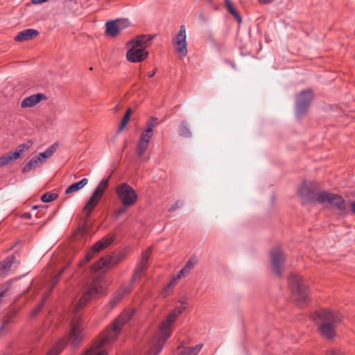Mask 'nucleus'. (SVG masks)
<instances>
[{
	"label": "nucleus",
	"instance_id": "1",
	"mask_svg": "<svg viewBox=\"0 0 355 355\" xmlns=\"http://www.w3.org/2000/svg\"><path fill=\"white\" fill-rule=\"evenodd\" d=\"M103 288L102 279L100 277H95L87 286L80 300L75 305L73 311V316L71 321L70 332L68 335V342L73 347H77L82 341L84 334L83 331V322L79 314L80 309L84 307L91 299L97 297L102 293Z\"/></svg>",
	"mask_w": 355,
	"mask_h": 355
},
{
	"label": "nucleus",
	"instance_id": "2",
	"mask_svg": "<svg viewBox=\"0 0 355 355\" xmlns=\"http://www.w3.org/2000/svg\"><path fill=\"white\" fill-rule=\"evenodd\" d=\"M134 313L133 310L122 312L113 322L112 327L107 328L103 332L96 347L88 350L85 355H107L105 351L101 349L102 347L110 344L117 339L123 327L130 321Z\"/></svg>",
	"mask_w": 355,
	"mask_h": 355
},
{
	"label": "nucleus",
	"instance_id": "3",
	"mask_svg": "<svg viewBox=\"0 0 355 355\" xmlns=\"http://www.w3.org/2000/svg\"><path fill=\"white\" fill-rule=\"evenodd\" d=\"M315 315L321 322L319 327L320 334L328 338H333L336 334V327L342 322V315L338 311L324 309L316 312Z\"/></svg>",
	"mask_w": 355,
	"mask_h": 355
},
{
	"label": "nucleus",
	"instance_id": "4",
	"mask_svg": "<svg viewBox=\"0 0 355 355\" xmlns=\"http://www.w3.org/2000/svg\"><path fill=\"white\" fill-rule=\"evenodd\" d=\"M175 320L176 318L170 313L166 320L162 322L159 331L152 341L148 355H158L161 352L164 343L171 334L172 324Z\"/></svg>",
	"mask_w": 355,
	"mask_h": 355
},
{
	"label": "nucleus",
	"instance_id": "5",
	"mask_svg": "<svg viewBox=\"0 0 355 355\" xmlns=\"http://www.w3.org/2000/svg\"><path fill=\"white\" fill-rule=\"evenodd\" d=\"M160 122L158 118L151 116L147 121L144 132L141 134L137 144L136 146L137 155L141 161H147L149 157H144V155L147 150L150 139L153 136V130Z\"/></svg>",
	"mask_w": 355,
	"mask_h": 355
},
{
	"label": "nucleus",
	"instance_id": "6",
	"mask_svg": "<svg viewBox=\"0 0 355 355\" xmlns=\"http://www.w3.org/2000/svg\"><path fill=\"white\" fill-rule=\"evenodd\" d=\"M288 283L292 290L295 300L300 306H303L309 300V291L303 277L298 274H291Z\"/></svg>",
	"mask_w": 355,
	"mask_h": 355
},
{
	"label": "nucleus",
	"instance_id": "7",
	"mask_svg": "<svg viewBox=\"0 0 355 355\" xmlns=\"http://www.w3.org/2000/svg\"><path fill=\"white\" fill-rule=\"evenodd\" d=\"M314 98L311 89L302 91L297 96L295 105V114L298 118L302 117L308 110Z\"/></svg>",
	"mask_w": 355,
	"mask_h": 355
},
{
	"label": "nucleus",
	"instance_id": "8",
	"mask_svg": "<svg viewBox=\"0 0 355 355\" xmlns=\"http://www.w3.org/2000/svg\"><path fill=\"white\" fill-rule=\"evenodd\" d=\"M317 202L320 204L329 203L341 212H345L347 209L346 202L340 196L327 191H322L318 193Z\"/></svg>",
	"mask_w": 355,
	"mask_h": 355
},
{
	"label": "nucleus",
	"instance_id": "9",
	"mask_svg": "<svg viewBox=\"0 0 355 355\" xmlns=\"http://www.w3.org/2000/svg\"><path fill=\"white\" fill-rule=\"evenodd\" d=\"M117 196L125 207L134 205L137 201V194L132 187L123 183L117 187L116 190Z\"/></svg>",
	"mask_w": 355,
	"mask_h": 355
},
{
	"label": "nucleus",
	"instance_id": "10",
	"mask_svg": "<svg viewBox=\"0 0 355 355\" xmlns=\"http://www.w3.org/2000/svg\"><path fill=\"white\" fill-rule=\"evenodd\" d=\"M173 45L180 58H184L187 55V32L184 25L180 27L179 33L173 39Z\"/></svg>",
	"mask_w": 355,
	"mask_h": 355
},
{
	"label": "nucleus",
	"instance_id": "11",
	"mask_svg": "<svg viewBox=\"0 0 355 355\" xmlns=\"http://www.w3.org/2000/svg\"><path fill=\"white\" fill-rule=\"evenodd\" d=\"M33 145L31 141L20 144L15 151H10L0 157V167L5 166L11 162L18 159L21 155Z\"/></svg>",
	"mask_w": 355,
	"mask_h": 355
},
{
	"label": "nucleus",
	"instance_id": "12",
	"mask_svg": "<svg viewBox=\"0 0 355 355\" xmlns=\"http://www.w3.org/2000/svg\"><path fill=\"white\" fill-rule=\"evenodd\" d=\"M286 257L279 248H273L270 252V261L273 271L277 276H281L284 268Z\"/></svg>",
	"mask_w": 355,
	"mask_h": 355
},
{
	"label": "nucleus",
	"instance_id": "13",
	"mask_svg": "<svg viewBox=\"0 0 355 355\" xmlns=\"http://www.w3.org/2000/svg\"><path fill=\"white\" fill-rule=\"evenodd\" d=\"M124 255L123 253L113 255H107L101 258L97 263L93 266V270L98 271L101 270H107L112 268L123 260Z\"/></svg>",
	"mask_w": 355,
	"mask_h": 355
},
{
	"label": "nucleus",
	"instance_id": "14",
	"mask_svg": "<svg viewBox=\"0 0 355 355\" xmlns=\"http://www.w3.org/2000/svg\"><path fill=\"white\" fill-rule=\"evenodd\" d=\"M129 48L126 53L127 60L131 62H140L148 55V52L142 47L137 46L130 42L127 43Z\"/></svg>",
	"mask_w": 355,
	"mask_h": 355
},
{
	"label": "nucleus",
	"instance_id": "15",
	"mask_svg": "<svg viewBox=\"0 0 355 355\" xmlns=\"http://www.w3.org/2000/svg\"><path fill=\"white\" fill-rule=\"evenodd\" d=\"M114 241V235H107L103 237L100 241H97L93 245L92 249L87 252L85 257L84 262L86 263L90 261L94 257L95 253L99 252L101 250H104L105 248H107L111 243H113Z\"/></svg>",
	"mask_w": 355,
	"mask_h": 355
},
{
	"label": "nucleus",
	"instance_id": "16",
	"mask_svg": "<svg viewBox=\"0 0 355 355\" xmlns=\"http://www.w3.org/2000/svg\"><path fill=\"white\" fill-rule=\"evenodd\" d=\"M299 193L304 200L313 202H317V196L319 193L315 192L311 183L304 182L299 189Z\"/></svg>",
	"mask_w": 355,
	"mask_h": 355
},
{
	"label": "nucleus",
	"instance_id": "17",
	"mask_svg": "<svg viewBox=\"0 0 355 355\" xmlns=\"http://www.w3.org/2000/svg\"><path fill=\"white\" fill-rule=\"evenodd\" d=\"M44 98V94L42 93H38L33 94L24 98L21 103V107H33L39 103Z\"/></svg>",
	"mask_w": 355,
	"mask_h": 355
},
{
	"label": "nucleus",
	"instance_id": "18",
	"mask_svg": "<svg viewBox=\"0 0 355 355\" xmlns=\"http://www.w3.org/2000/svg\"><path fill=\"white\" fill-rule=\"evenodd\" d=\"M132 291L131 286H126L116 291L114 294L113 297L110 301V304L111 308H114L122 300L123 296Z\"/></svg>",
	"mask_w": 355,
	"mask_h": 355
},
{
	"label": "nucleus",
	"instance_id": "19",
	"mask_svg": "<svg viewBox=\"0 0 355 355\" xmlns=\"http://www.w3.org/2000/svg\"><path fill=\"white\" fill-rule=\"evenodd\" d=\"M39 35V31L35 29L28 28L19 32L15 37L17 42L31 40Z\"/></svg>",
	"mask_w": 355,
	"mask_h": 355
},
{
	"label": "nucleus",
	"instance_id": "20",
	"mask_svg": "<svg viewBox=\"0 0 355 355\" xmlns=\"http://www.w3.org/2000/svg\"><path fill=\"white\" fill-rule=\"evenodd\" d=\"M101 198L92 194L85 204L83 211L86 214L85 220H87L95 207L98 205Z\"/></svg>",
	"mask_w": 355,
	"mask_h": 355
},
{
	"label": "nucleus",
	"instance_id": "21",
	"mask_svg": "<svg viewBox=\"0 0 355 355\" xmlns=\"http://www.w3.org/2000/svg\"><path fill=\"white\" fill-rule=\"evenodd\" d=\"M41 158L44 159V152H41L39 154V156L34 157L28 162H27L23 167L22 172L26 173L30 171L31 169L39 166L42 163Z\"/></svg>",
	"mask_w": 355,
	"mask_h": 355
},
{
	"label": "nucleus",
	"instance_id": "22",
	"mask_svg": "<svg viewBox=\"0 0 355 355\" xmlns=\"http://www.w3.org/2000/svg\"><path fill=\"white\" fill-rule=\"evenodd\" d=\"M153 37H154L151 35H141L130 42L137 46L142 47L146 50V49L150 44V42Z\"/></svg>",
	"mask_w": 355,
	"mask_h": 355
},
{
	"label": "nucleus",
	"instance_id": "23",
	"mask_svg": "<svg viewBox=\"0 0 355 355\" xmlns=\"http://www.w3.org/2000/svg\"><path fill=\"white\" fill-rule=\"evenodd\" d=\"M15 257L9 256L0 263V277L8 275L12 265L15 262Z\"/></svg>",
	"mask_w": 355,
	"mask_h": 355
},
{
	"label": "nucleus",
	"instance_id": "24",
	"mask_svg": "<svg viewBox=\"0 0 355 355\" xmlns=\"http://www.w3.org/2000/svg\"><path fill=\"white\" fill-rule=\"evenodd\" d=\"M146 266H144V265H141V263H138L135 270V272H134V275L131 279V281L130 282V284L128 286H131V287L132 288V285L133 284L139 280V279H141V278L145 274V272H146Z\"/></svg>",
	"mask_w": 355,
	"mask_h": 355
},
{
	"label": "nucleus",
	"instance_id": "25",
	"mask_svg": "<svg viewBox=\"0 0 355 355\" xmlns=\"http://www.w3.org/2000/svg\"><path fill=\"white\" fill-rule=\"evenodd\" d=\"M18 311V309L15 308H11L0 327V334H1L4 329L8 327V325L12 322V319L17 315Z\"/></svg>",
	"mask_w": 355,
	"mask_h": 355
},
{
	"label": "nucleus",
	"instance_id": "26",
	"mask_svg": "<svg viewBox=\"0 0 355 355\" xmlns=\"http://www.w3.org/2000/svg\"><path fill=\"white\" fill-rule=\"evenodd\" d=\"M88 183V179L83 178L78 182L73 183L70 185L65 191L66 194H70L72 193L77 192L82 189Z\"/></svg>",
	"mask_w": 355,
	"mask_h": 355
},
{
	"label": "nucleus",
	"instance_id": "27",
	"mask_svg": "<svg viewBox=\"0 0 355 355\" xmlns=\"http://www.w3.org/2000/svg\"><path fill=\"white\" fill-rule=\"evenodd\" d=\"M118 27L119 26H117L115 20L107 21L106 23V33L111 37L116 36L120 32Z\"/></svg>",
	"mask_w": 355,
	"mask_h": 355
},
{
	"label": "nucleus",
	"instance_id": "28",
	"mask_svg": "<svg viewBox=\"0 0 355 355\" xmlns=\"http://www.w3.org/2000/svg\"><path fill=\"white\" fill-rule=\"evenodd\" d=\"M108 186V178L107 179H103L97 187L94 189L92 194L102 198L103 193L106 190L107 187Z\"/></svg>",
	"mask_w": 355,
	"mask_h": 355
},
{
	"label": "nucleus",
	"instance_id": "29",
	"mask_svg": "<svg viewBox=\"0 0 355 355\" xmlns=\"http://www.w3.org/2000/svg\"><path fill=\"white\" fill-rule=\"evenodd\" d=\"M66 345L64 339H60L49 351L46 355H58Z\"/></svg>",
	"mask_w": 355,
	"mask_h": 355
},
{
	"label": "nucleus",
	"instance_id": "30",
	"mask_svg": "<svg viewBox=\"0 0 355 355\" xmlns=\"http://www.w3.org/2000/svg\"><path fill=\"white\" fill-rule=\"evenodd\" d=\"M202 347V344H199L193 347H186L180 349L178 355H197Z\"/></svg>",
	"mask_w": 355,
	"mask_h": 355
},
{
	"label": "nucleus",
	"instance_id": "31",
	"mask_svg": "<svg viewBox=\"0 0 355 355\" xmlns=\"http://www.w3.org/2000/svg\"><path fill=\"white\" fill-rule=\"evenodd\" d=\"M225 4L227 9V10L236 17L239 23H241L242 21L241 17L240 16L239 13L236 11V10L234 8L233 3L231 0H225Z\"/></svg>",
	"mask_w": 355,
	"mask_h": 355
},
{
	"label": "nucleus",
	"instance_id": "32",
	"mask_svg": "<svg viewBox=\"0 0 355 355\" xmlns=\"http://www.w3.org/2000/svg\"><path fill=\"white\" fill-rule=\"evenodd\" d=\"M178 132L181 137H190L191 136V132L185 121L181 123Z\"/></svg>",
	"mask_w": 355,
	"mask_h": 355
},
{
	"label": "nucleus",
	"instance_id": "33",
	"mask_svg": "<svg viewBox=\"0 0 355 355\" xmlns=\"http://www.w3.org/2000/svg\"><path fill=\"white\" fill-rule=\"evenodd\" d=\"M182 277H185V276L183 275V272L180 270L177 275L173 277L171 281L167 284L164 291L166 292L168 289L173 288L176 285L177 282Z\"/></svg>",
	"mask_w": 355,
	"mask_h": 355
},
{
	"label": "nucleus",
	"instance_id": "34",
	"mask_svg": "<svg viewBox=\"0 0 355 355\" xmlns=\"http://www.w3.org/2000/svg\"><path fill=\"white\" fill-rule=\"evenodd\" d=\"M153 248L149 247L147 250H146L141 254V260L139 263L141 265H144L147 266L148 259L152 253Z\"/></svg>",
	"mask_w": 355,
	"mask_h": 355
},
{
	"label": "nucleus",
	"instance_id": "35",
	"mask_svg": "<svg viewBox=\"0 0 355 355\" xmlns=\"http://www.w3.org/2000/svg\"><path fill=\"white\" fill-rule=\"evenodd\" d=\"M153 248L149 247L147 250H146L141 254V260L139 263L141 265H144L147 266L148 259L152 253Z\"/></svg>",
	"mask_w": 355,
	"mask_h": 355
},
{
	"label": "nucleus",
	"instance_id": "36",
	"mask_svg": "<svg viewBox=\"0 0 355 355\" xmlns=\"http://www.w3.org/2000/svg\"><path fill=\"white\" fill-rule=\"evenodd\" d=\"M60 146V142L55 141L46 149V159L50 157L58 150Z\"/></svg>",
	"mask_w": 355,
	"mask_h": 355
},
{
	"label": "nucleus",
	"instance_id": "37",
	"mask_svg": "<svg viewBox=\"0 0 355 355\" xmlns=\"http://www.w3.org/2000/svg\"><path fill=\"white\" fill-rule=\"evenodd\" d=\"M44 304V298L42 300L41 303L37 307L31 311L30 313V318H35L42 311Z\"/></svg>",
	"mask_w": 355,
	"mask_h": 355
},
{
	"label": "nucleus",
	"instance_id": "38",
	"mask_svg": "<svg viewBox=\"0 0 355 355\" xmlns=\"http://www.w3.org/2000/svg\"><path fill=\"white\" fill-rule=\"evenodd\" d=\"M115 21H116L120 31L130 26V21L128 19H116Z\"/></svg>",
	"mask_w": 355,
	"mask_h": 355
},
{
	"label": "nucleus",
	"instance_id": "39",
	"mask_svg": "<svg viewBox=\"0 0 355 355\" xmlns=\"http://www.w3.org/2000/svg\"><path fill=\"white\" fill-rule=\"evenodd\" d=\"M186 309L185 306H180L178 307H176L173 310V311L171 313L175 318H178Z\"/></svg>",
	"mask_w": 355,
	"mask_h": 355
},
{
	"label": "nucleus",
	"instance_id": "40",
	"mask_svg": "<svg viewBox=\"0 0 355 355\" xmlns=\"http://www.w3.org/2000/svg\"><path fill=\"white\" fill-rule=\"evenodd\" d=\"M196 263V259L195 257H191L187 262L184 267H186L189 270H191Z\"/></svg>",
	"mask_w": 355,
	"mask_h": 355
},
{
	"label": "nucleus",
	"instance_id": "41",
	"mask_svg": "<svg viewBox=\"0 0 355 355\" xmlns=\"http://www.w3.org/2000/svg\"><path fill=\"white\" fill-rule=\"evenodd\" d=\"M58 197V193L46 192V202H52L56 200Z\"/></svg>",
	"mask_w": 355,
	"mask_h": 355
},
{
	"label": "nucleus",
	"instance_id": "42",
	"mask_svg": "<svg viewBox=\"0 0 355 355\" xmlns=\"http://www.w3.org/2000/svg\"><path fill=\"white\" fill-rule=\"evenodd\" d=\"M129 120L130 117L124 115L120 124L119 130H122L126 127Z\"/></svg>",
	"mask_w": 355,
	"mask_h": 355
},
{
	"label": "nucleus",
	"instance_id": "43",
	"mask_svg": "<svg viewBox=\"0 0 355 355\" xmlns=\"http://www.w3.org/2000/svg\"><path fill=\"white\" fill-rule=\"evenodd\" d=\"M65 268L66 267H64L56 276H55L53 278V279L51 282V288H53V286L57 284V282L59 280L60 276L61 275V274L63 273L64 270Z\"/></svg>",
	"mask_w": 355,
	"mask_h": 355
},
{
	"label": "nucleus",
	"instance_id": "44",
	"mask_svg": "<svg viewBox=\"0 0 355 355\" xmlns=\"http://www.w3.org/2000/svg\"><path fill=\"white\" fill-rule=\"evenodd\" d=\"M182 205V202H176L169 207L168 211L173 212L175 210H176L178 208H180Z\"/></svg>",
	"mask_w": 355,
	"mask_h": 355
},
{
	"label": "nucleus",
	"instance_id": "45",
	"mask_svg": "<svg viewBox=\"0 0 355 355\" xmlns=\"http://www.w3.org/2000/svg\"><path fill=\"white\" fill-rule=\"evenodd\" d=\"M327 355H341V354L339 350L333 349L328 351Z\"/></svg>",
	"mask_w": 355,
	"mask_h": 355
},
{
	"label": "nucleus",
	"instance_id": "46",
	"mask_svg": "<svg viewBox=\"0 0 355 355\" xmlns=\"http://www.w3.org/2000/svg\"><path fill=\"white\" fill-rule=\"evenodd\" d=\"M180 270L183 272V275H184L185 277H187L191 272L184 266Z\"/></svg>",
	"mask_w": 355,
	"mask_h": 355
},
{
	"label": "nucleus",
	"instance_id": "47",
	"mask_svg": "<svg viewBox=\"0 0 355 355\" xmlns=\"http://www.w3.org/2000/svg\"><path fill=\"white\" fill-rule=\"evenodd\" d=\"M179 302L181 303V306H184L187 304V299L186 297H181Z\"/></svg>",
	"mask_w": 355,
	"mask_h": 355
},
{
	"label": "nucleus",
	"instance_id": "48",
	"mask_svg": "<svg viewBox=\"0 0 355 355\" xmlns=\"http://www.w3.org/2000/svg\"><path fill=\"white\" fill-rule=\"evenodd\" d=\"M33 214L26 212L22 215V217L24 218H31Z\"/></svg>",
	"mask_w": 355,
	"mask_h": 355
},
{
	"label": "nucleus",
	"instance_id": "49",
	"mask_svg": "<svg viewBox=\"0 0 355 355\" xmlns=\"http://www.w3.org/2000/svg\"><path fill=\"white\" fill-rule=\"evenodd\" d=\"M261 3L268 4L273 1L274 0H259Z\"/></svg>",
	"mask_w": 355,
	"mask_h": 355
},
{
	"label": "nucleus",
	"instance_id": "50",
	"mask_svg": "<svg viewBox=\"0 0 355 355\" xmlns=\"http://www.w3.org/2000/svg\"><path fill=\"white\" fill-rule=\"evenodd\" d=\"M44 0H32V3L33 4L42 3H44Z\"/></svg>",
	"mask_w": 355,
	"mask_h": 355
},
{
	"label": "nucleus",
	"instance_id": "51",
	"mask_svg": "<svg viewBox=\"0 0 355 355\" xmlns=\"http://www.w3.org/2000/svg\"><path fill=\"white\" fill-rule=\"evenodd\" d=\"M156 71H157V69H154L153 71H151V72H150V73H148V76H149L150 78L153 77V76H155V74Z\"/></svg>",
	"mask_w": 355,
	"mask_h": 355
},
{
	"label": "nucleus",
	"instance_id": "52",
	"mask_svg": "<svg viewBox=\"0 0 355 355\" xmlns=\"http://www.w3.org/2000/svg\"><path fill=\"white\" fill-rule=\"evenodd\" d=\"M131 113H132V110L130 108L128 109V110L126 111L125 114V116H128L129 117H130V115H131Z\"/></svg>",
	"mask_w": 355,
	"mask_h": 355
},
{
	"label": "nucleus",
	"instance_id": "53",
	"mask_svg": "<svg viewBox=\"0 0 355 355\" xmlns=\"http://www.w3.org/2000/svg\"><path fill=\"white\" fill-rule=\"evenodd\" d=\"M352 209L353 212L355 214V201H354L352 203Z\"/></svg>",
	"mask_w": 355,
	"mask_h": 355
},
{
	"label": "nucleus",
	"instance_id": "54",
	"mask_svg": "<svg viewBox=\"0 0 355 355\" xmlns=\"http://www.w3.org/2000/svg\"><path fill=\"white\" fill-rule=\"evenodd\" d=\"M44 207L43 206H38V205H35L33 207V209H37L38 208H43Z\"/></svg>",
	"mask_w": 355,
	"mask_h": 355
},
{
	"label": "nucleus",
	"instance_id": "55",
	"mask_svg": "<svg viewBox=\"0 0 355 355\" xmlns=\"http://www.w3.org/2000/svg\"><path fill=\"white\" fill-rule=\"evenodd\" d=\"M40 199H41L42 202H44V199H45L44 193L41 196Z\"/></svg>",
	"mask_w": 355,
	"mask_h": 355
},
{
	"label": "nucleus",
	"instance_id": "56",
	"mask_svg": "<svg viewBox=\"0 0 355 355\" xmlns=\"http://www.w3.org/2000/svg\"><path fill=\"white\" fill-rule=\"evenodd\" d=\"M118 110H119V107H118V106H116V107H115V112H117V111H118Z\"/></svg>",
	"mask_w": 355,
	"mask_h": 355
},
{
	"label": "nucleus",
	"instance_id": "57",
	"mask_svg": "<svg viewBox=\"0 0 355 355\" xmlns=\"http://www.w3.org/2000/svg\"><path fill=\"white\" fill-rule=\"evenodd\" d=\"M34 216H35L36 218H38V216H37V213L34 214Z\"/></svg>",
	"mask_w": 355,
	"mask_h": 355
},
{
	"label": "nucleus",
	"instance_id": "58",
	"mask_svg": "<svg viewBox=\"0 0 355 355\" xmlns=\"http://www.w3.org/2000/svg\"><path fill=\"white\" fill-rule=\"evenodd\" d=\"M53 118L48 119V121H53Z\"/></svg>",
	"mask_w": 355,
	"mask_h": 355
},
{
	"label": "nucleus",
	"instance_id": "59",
	"mask_svg": "<svg viewBox=\"0 0 355 355\" xmlns=\"http://www.w3.org/2000/svg\"><path fill=\"white\" fill-rule=\"evenodd\" d=\"M207 1H208L209 2H211V1H212V0H207Z\"/></svg>",
	"mask_w": 355,
	"mask_h": 355
}]
</instances>
